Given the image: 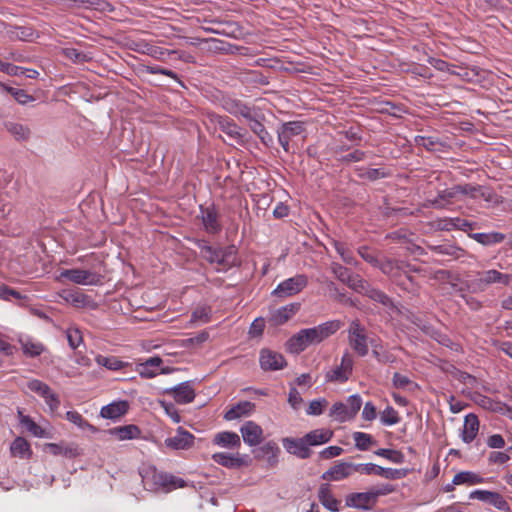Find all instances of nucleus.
<instances>
[{
	"mask_svg": "<svg viewBox=\"0 0 512 512\" xmlns=\"http://www.w3.org/2000/svg\"><path fill=\"white\" fill-rule=\"evenodd\" d=\"M10 452L13 457L20 459H29L33 454L30 443L20 436L16 437L12 441L10 445Z\"/></svg>",
	"mask_w": 512,
	"mask_h": 512,
	"instance_id": "c756f323",
	"label": "nucleus"
},
{
	"mask_svg": "<svg viewBox=\"0 0 512 512\" xmlns=\"http://www.w3.org/2000/svg\"><path fill=\"white\" fill-rule=\"evenodd\" d=\"M370 345L372 347V355L374 358L382 364L392 363L395 360V357L385 350L380 343H377L375 340L370 341Z\"/></svg>",
	"mask_w": 512,
	"mask_h": 512,
	"instance_id": "a19ab883",
	"label": "nucleus"
},
{
	"mask_svg": "<svg viewBox=\"0 0 512 512\" xmlns=\"http://www.w3.org/2000/svg\"><path fill=\"white\" fill-rule=\"evenodd\" d=\"M66 337L71 349H77L83 343V335L78 327L71 326L66 331Z\"/></svg>",
	"mask_w": 512,
	"mask_h": 512,
	"instance_id": "3c124183",
	"label": "nucleus"
},
{
	"mask_svg": "<svg viewBox=\"0 0 512 512\" xmlns=\"http://www.w3.org/2000/svg\"><path fill=\"white\" fill-rule=\"evenodd\" d=\"M144 71L146 73H149V74L164 75V76H167V77H169V78H171V79H173L175 81L180 82L178 75L174 71L166 69V68H163V67L158 66V65H154V66L145 65L144 66Z\"/></svg>",
	"mask_w": 512,
	"mask_h": 512,
	"instance_id": "e2e57ef3",
	"label": "nucleus"
},
{
	"mask_svg": "<svg viewBox=\"0 0 512 512\" xmlns=\"http://www.w3.org/2000/svg\"><path fill=\"white\" fill-rule=\"evenodd\" d=\"M304 131L303 123L299 121H290L283 123L278 129V141L282 148L288 152L289 143L295 136L300 135Z\"/></svg>",
	"mask_w": 512,
	"mask_h": 512,
	"instance_id": "f8f14e48",
	"label": "nucleus"
},
{
	"mask_svg": "<svg viewBox=\"0 0 512 512\" xmlns=\"http://www.w3.org/2000/svg\"><path fill=\"white\" fill-rule=\"evenodd\" d=\"M6 130L17 140V141H25L30 136V129L17 122L8 121L4 123Z\"/></svg>",
	"mask_w": 512,
	"mask_h": 512,
	"instance_id": "4c0bfd02",
	"label": "nucleus"
},
{
	"mask_svg": "<svg viewBox=\"0 0 512 512\" xmlns=\"http://www.w3.org/2000/svg\"><path fill=\"white\" fill-rule=\"evenodd\" d=\"M220 105L229 114L251 119L252 109L239 99L225 95L221 97Z\"/></svg>",
	"mask_w": 512,
	"mask_h": 512,
	"instance_id": "2eb2a0df",
	"label": "nucleus"
},
{
	"mask_svg": "<svg viewBox=\"0 0 512 512\" xmlns=\"http://www.w3.org/2000/svg\"><path fill=\"white\" fill-rule=\"evenodd\" d=\"M334 247H335V250L337 251V253L340 255V257L342 258V260L345 263L350 264V265L355 263V258L353 256L352 251L348 247H346V245L344 243L335 242Z\"/></svg>",
	"mask_w": 512,
	"mask_h": 512,
	"instance_id": "0e129e2a",
	"label": "nucleus"
},
{
	"mask_svg": "<svg viewBox=\"0 0 512 512\" xmlns=\"http://www.w3.org/2000/svg\"><path fill=\"white\" fill-rule=\"evenodd\" d=\"M212 459L219 465L226 468H238L243 465V460L237 455H231L225 452H218L212 455Z\"/></svg>",
	"mask_w": 512,
	"mask_h": 512,
	"instance_id": "f704fd0d",
	"label": "nucleus"
},
{
	"mask_svg": "<svg viewBox=\"0 0 512 512\" xmlns=\"http://www.w3.org/2000/svg\"><path fill=\"white\" fill-rule=\"evenodd\" d=\"M479 430V420L477 415L470 414L465 417L463 430H462V439L466 443H470L474 440Z\"/></svg>",
	"mask_w": 512,
	"mask_h": 512,
	"instance_id": "473e14b6",
	"label": "nucleus"
},
{
	"mask_svg": "<svg viewBox=\"0 0 512 512\" xmlns=\"http://www.w3.org/2000/svg\"><path fill=\"white\" fill-rule=\"evenodd\" d=\"M480 483V477L473 472L470 471H461L454 475L452 484L459 485V484H477Z\"/></svg>",
	"mask_w": 512,
	"mask_h": 512,
	"instance_id": "49530a36",
	"label": "nucleus"
},
{
	"mask_svg": "<svg viewBox=\"0 0 512 512\" xmlns=\"http://www.w3.org/2000/svg\"><path fill=\"white\" fill-rule=\"evenodd\" d=\"M343 326L340 320H329L312 328H305L292 335L286 342V350L300 354L310 345H317L334 335Z\"/></svg>",
	"mask_w": 512,
	"mask_h": 512,
	"instance_id": "f257e3e1",
	"label": "nucleus"
},
{
	"mask_svg": "<svg viewBox=\"0 0 512 512\" xmlns=\"http://www.w3.org/2000/svg\"><path fill=\"white\" fill-rule=\"evenodd\" d=\"M482 409L490 410L498 413L510 412V409L500 401H495L490 397L482 395Z\"/></svg>",
	"mask_w": 512,
	"mask_h": 512,
	"instance_id": "8fccbe9b",
	"label": "nucleus"
},
{
	"mask_svg": "<svg viewBox=\"0 0 512 512\" xmlns=\"http://www.w3.org/2000/svg\"><path fill=\"white\" fill-rule=\"evenodd\" d=\"M59 296L68 304L75 308L92 307L93 301L91 298L81 292L79 289H64L60 292Z\"/></svg>",
	"mask_w": 512,
	"mask_h": 512,
	"instance_id": "f3484780",
	"label": "nucleus"
},
{
	"mask_svg": "<svg viewBox=\"0 0 512 512\" xmlns=\"http://www.w3.org/2000/svg\"><path fill=\"white\" fill-rule=\"evenodd\" d=\"M142 479L146 484L151 483L153 489L161 488L166 492L186 486V483L182 478L166 472L158 471L156 468H148L144 470Z\"/></svg>",
	"mask_w": 512,
	"mask_h": 512,
	"instance_id": "f03ea898",
	"label": "nucleus"
},
{
	"mask_svg": "<svg viewBox=\"0 0 512 512\" xmlns=\"http://www.w3.org/2000/svg\"><path fill=\"white\" fill-rule=\"evenodd\" d=\"M333 435L334 433L331 429L320 428L310 431L305 434L304 437L309 446H318L328 443L332 439Z\"/></svg>",
	"mask_w": 512,
	"mask_h": 512,
	"instance_id": "c85d7f7f",
	"label": "nucleus"
},
{
	"mask_svg": "<svg viewBox=\"0 0 512 512\" xmlns=\"http://www.w3.org/2000/svg\"><path fill=\"white\" fill-rule=\"evenodd\" d=\"M66 419L76 425L77 427L89 430L91 432H96V427H94L92 424H90L86 419L83 418V416L77 412V411H68L66 412Z\"/></svg>",
	"mask_w": 512,
	"mask_h": 512,
	"instance_id": "79ce46f5",
	"label": "nucleus"
},
{
	"mask_svg": "<svg viewBox=\"0 0 512 512\" xmlns=\"http://www.w3.org/2000/svg\"><path fill=\"white\" fill-rule=\"evenodd\" d=\"M8 93L21 105H25L35 100V98L32 95L28 94L23 89H9Z\"/></svg>",
	"mask_w": 512,
	"mask_h": 512,
	"instance_id": "338daca9",
	"label": "nucleus"
},
{
	"mask_svg": "<svg viewBox=\"0 0 512 512\" xmlns=\"http://www.w3.org/2000/svg\"><path fill=\"white\" fill-rule=\"evenodd\" d=\"M308 284V278L304 274H297L277 285L272 294L277 297H290L300 293Z\"/></svg>",
	"mask_w": 512,
	"mask_h": 512,
	"instance_id": "0eeeda50",
	"label": "nucleus"
},
{
	"mask_svg": "<svg viewBox=\"0 0 512 512\" xmlns=\"http://www.w3.org/2000/svg\"><path fill=\"white\" fill-rule=\"evenodd\" d=\"M249 120L251 130L261 139L263 143L266 144L267 141H272L271 135L260 121L254 119L252 116Z\"/></svg>",
	"mask_w": 512,
	"mask_h": 512,
	"instance_id": "864d4df0",
	"label": "nucleus"
},
{
	"mask_svg": "<svg viewBox=\"0 0 512 512\" xmlns=\"http://www.w3.org/2000/svg\"><path fill=\"white\" fill-rule=\"evenodd\" d=\"M211 308L209 306H199L193 310L190 318L191 323H208L211 320Z\"/></svg>",
	"mask_w": 512,
	"mask_h": 512,
	"instance_id": "de8ad7c7",
	"label": "nucleus"
},
{
	"mask_svg": "<svg viewBox=\"0 0 512 512\" xmlns=\"http://www.w3.org/2000/svg\"><path fill=\"white\" fill-rule=\"evenodd\" d=\"M5 33L12 41H31L35 34L34 30L30 27H9Z\"/></svg>",
	"mask_w": 512,
	"mask_h": 512,
	"instance_id": "e433bc0d",
	"label": "nucleus"
},
{
	"mask_svg": "<svg viewBox=\"0 0 512 512\" xmlns=\"http://www.w3.org/2000/svg\"><path fill=\"white\" fill-rule=\"evenodd\" d=\"M243 441L249 446H256L262 442L263 430L253 421H247L240 428Z\"/></svg>",
	"mask_w": 512,
	"mask_h": 512,
	"instance_id": "412c9836",
	"label": "nucleus"
},
{
	"mask_svg": "<svg viewBox=\"0 0 512 512\" xmlns=\"http://www.w3.org/2000/svg\"><path fill=\"white\" fill-rule=\"evenodd\" d=\"M385 275L390 277L397 285L404 286L405 281L401 279V269H405V266L401 265V261L384 259L380 260L377 266Z\"/></svg>",
	"mask_w": 512,
	"mask_h": 512,
	"instance_id": "a211bd4d",
	"label": "nucleus"
},
{
	"mask_svg": "<svg viewBox=\"0 0 512 512\" xmlns=\"http://www.w3.org/2000/svg\"><path fill=\"white\" fill-rule=\"evenodd\" d=\"M23 353L30 357H37L43 353L45 347L40 342H34L31 340H27L22 343Z\"/></svg>",
	"mask_w": 512,
	"mask_h": 512,
	"instance_id": "603ef678",
	"label": "nucleus"
},
{
	"mask_svg": "<svg viewBox=\"0 0 512 512\" xmlns=\"http://www.w3.org/2000/svg\"><path fill=\"white\" fill-rule=\"evenodd\" d=\"M353 366V356L348 351H346L342 355L340 364L326 373V380L334 383H344L348 381L352 375Z\"/></svg>",
	"mask_w": 512,
	"mask_h": 512,
	"instance_id": "6e6552de",
	"label": "nucleus"
},
{
	"mask_svg": "<svg viewBox=\"0 0 512 512\" xmlns=\"http://www.w3.org/2000/svg\"><path fill=\"white\" fill-rule=\"evenodd\" d=\"M96 362L103 366V367H106L107 369L109 370H112V371H118V370H121L125 367V363L121 360H119L117 357L115 356H102V355H98L96 357Z\"/></svg>",
	"mask_w": 512,
	"mask_h": 512,
	"instance_id": "37998d69",
	"label": "nucleus"
},
{
	"mask_svg": "<svg viewBox=\"0 0 512 512\" xmlns=\"http://www.w3.org/2000/svg\"><path fill=\"white\" fill-rule=\"evenodd\" d=\"M45 449L55 456L63 455L65 457L73 458L80 454L77 446L74 445L64 447L56 443H47L45 444Z\"/></svg>",
	"mask_w": 512,
	"mask_h": 512,
	"instance_id": "ea45409f",
	"label": "nucleus"
},
{
	"mask_svg": "<svg viewBox=\"0 0 512 512\" xmlns=\"http://www.w3.org/2000/svg\"><path fill=\"white\" fill-rule=\"evenodd\" d=\"M362 406V398L358 394L347 398L346 403L335 402L329 411V417L333 420L344 423L355 418Z\"/></svg>",
	"mask_w": 512,
	"mask_h": 512,
	"instance_id": "20e7f679",
	"label": "nucleus"
},
{
	"mask_svg": "<svg viewBox=\"0 0 512 512\" xmlns=\"http://www.w3.org/2000/svg\"><path fill=\"white\" fill-rule=\"evenodd\" d=\"M213 444L223 448L238 449L241 446V440L237 433L223 431L215 434Z\"/></svg>",
	"mask_w": 512,
	"mask_h": 512,
	"instance_id": "a878e982",
	"label": "nucleus"
},
{
	"mask_svg": "<svg viewBox=\"0 0 512 512\" xmlns=\"http://www.w3.org/2000/svg\"><path fill=\"white\" fill-rule=\"evenodd\" d=\"M194 435L179 427L174 436L165 439L164 444L172 450H187L194 444Z\"/></svg>",
	"mask_w": 512,
	"mask_h": 512,
	"instance_id": "ddd939ff",
	"label": "nucleus"
},
{
	"mask_svg": "<svg viewBox=\"0 0 512 512\" xmlns=\"http://www.w3.org/2000/svg\"><path fill=\"white\" fill-rule=\"evenodd\" d=\"M299 308V303H291L283 306L272 314L271 321L274 325H283L298 312Z\"/></svg>",
	"mask_w": 512,
	"mask_h": 512,
	"instance_id": "7c9ffc66",
	"label": "nucleus"
},
{
	"mask_svg": "<svg viewBox=\"0 0 512 512\" xmlns=\"http://www.w3.org/2000/svg\"><path fill=\"white\" fill-rule=\"evenodd\" d=\"M75 1L86 8H91V9L98 10L101 12L113 10L111 4L105 0H75Z\"/></svg>",
	"mask_w": 512,
	"mask_h": 512,
	"instance_id": "5fc2aeb1",
	"label": "nucleus"
},
{
	"mask_svg": "<svg viewBox=\"0 0 512 512\" xmlns=\"http://www.w3.org/2000/svg\"><path fill=\"white\" fill-rule=\"evenodd\" d=\"M255 408V405L249 401H243L238 403L237 405L230 408L226 413L224 418L226 420H234L240 418L241 416L250 414Z\"/></svg>",
	"mask_w": 512,
	"mask_h": 512,
	"instance_id": "c9c22d12",
	"label": "nucleus"
},
{
	"mask_svg": "<svg viewBox=\"0 0 512 512\" xmlns=\"http://www.w3.org/2000/svg\"><path fill=\"white\" fill-rule=\"evenodd\" d=\"M129 403L126 400L112 402L103 406L100 410V416L105 419H117L128 412Z\"/></svg>",
	"mask_w": 512,
	"mask_h": 512,
	"instance_id": "393cba45",
	"label": "nucleus"
},
{
	"mask_svg": "<svg viewBox=\"0 0 512 512\" xmlns=\"http://www.w3.org/2000/svg\"><path fill=\"white\" fill-rule=\"evenodd\" d=\"M390 175L389 172L385 171L382 168H370L366 169L365 172L360 174L362 178L368 179L370 181H375L377 179L386 178Z\"/></svg>",
	"mask_w": 512,
	"mask_h": 512,
	"instance_id": "774afa93",
	"label": "nucleus"
},
{
	"mask_svg": "<svg viewBox=\"0 0 512 512\" xmlns=\"http://www.w3.org/2000/svg\"><path fill=\"white\" fill-rule=\"evenodd\" d=\"M200 218L205 231L209 234H217L221 231L222 225L219 221V214L214 205L200 207Z\"/></svg>",
	"mask_w": 512,
	"mask_h": 512,
	"instance_id": "4468645a",
	"label": "nucleus"
},
{
	"mask_svg": "<svg viewBox=\"0 0 512 512\" xmlns=\"http://www.w3.org/2000/svg\"><path fill=\"white\" fill-rule=\"evenodd\" d=\"M168 394L172 395L174 400L179 404H187L194 400L195 390L188 382L181 383L170 390Z\"/></svg>",
	"mask_w": 512,
	"mask_h": 512,
	"instance_id": "5701e85b",
	"label": "nucleus"
},
{
	"mask_svg": "<svg viewBox=\"0 0 512 512\" xmlns=\"http://www.w3.org/2000/svg\"><path fill=\"white\" fill-rule=\"evenodd\" d=\"M352 437L356 448L361 451L368 450L372 445L376 443L370 434L364 432H354Z\"/></svg>",
	"mask_w": 512,
	"mask_h": 512,
	"instance_id": "c03bdc74",
	"label": "nucleus"
},
{
	"mask_svg": "<svg viewBox=\"0 0 512 512\" xmlns=\"http://www.w3.org/2000/svg\"><path fill=\"white\" fill-rule=\"evenodd\" d=\"M375 454L396 464L402 463L404 459V456L400 451L393 449L380 448L375 451Z\"/></svg>",
	"mask_w": 512,
	"mask_h": 512,
	"instance_id": "bf43d9fd",
	"label": "nucleus"
},
{
	"mask_svg": "<svg viewBox=\"0 0 512 512\" xmlns=\"http://www.w3.org/2000/svg\"><path fill=\"white\" fill-rule=\"evenodd\" d=\"M18 419L20 424L33 436L38 438L47 437L45 429L39 426L30 416L24 415L20 410H18Z\"/></svg>",
	"mask_w": 512,
	"mask_h": 512,
	"instance_id": "72a5a7b5",
	"label": "nucleus"
},
{
	"mask_svg": "<svg viewBox=\"0 0 512 512\" xmlns=\"http://www.w3.org/2000/svg\"><path fill=\"white\" fill-rule=\"evenodd\" d=\"M318 499L320 503L329 511L338 512L340 501L333 495L331 485L323 483L318 489Z\"/></svg>",
	"mask_w": 512,
	"mask_h": 512,
	"instance_id": "4be33fe9",
	"label": "nucleus"
},
{
	"mask_svg": "<svg viewBox=\"0 0 512 512\" xmlns=\"http://www.w3.org/2000/svg\"><path fill=\"white\" fill-rule=\"evenodd\" d=\"M162 359L160 357H150L144 363L138 365L137 371L142 378L150 379L159 374Z\"/></svg>",
	"mask_w": 512,
	"mask_h": 512,
	"instance_id": "cd10ccee",
	"label": "nucleus"
},
{
	"mask_svg": "<svg viewBox=\"0 0 512 512\" xmlns=\"http://www.w3.org/2000/svg\"><path fill=\"white\" fill-rule=\"evenodd\" d=\"M380 421L386 426H392L400 422V416L397 410L392 406H387L380 413Z\"/></svg>",
	"mask_w": 512,
	"mask_h": 512,
	"instance_id": "09e8293b",
	"label": "nucleus"
},
{
	"mask_svg": "<svg viewBox=\"0 0 512 512\" xmlns=\"http://www.w3.org/2000/svg\"><path fill=\"white\" fill-rule=\"evenodd\" d=\"M482 507H494L499 512H510V507L504 496L498 492L482 490L481 493Z\"/></svg>",
	"mask_w": 512,
	"mask_h": 512,
	"instance_id": "6ab92c4d",
	"label": "nucleus"
},
{
	"mask_svg": "<svg viewBox=\"0 0 512 512\" xmlns=\"http://www.w3.org/2000/svg\"><path fill=\"white\" fill-rule=\"evenodd\" d=\"M143 53L156 60L163 61L166 55H170V50L151 44H144Z\"/></svg>",
	"mask_w": 512,
	"mask_h": 512,
	"instance_id": "052dcab7",
	"label": "nucleus"
},
{
	"mask_svg": "<svg viewBox=\"0 0 512 512\" xmlns=\"http://www.w3.org/2000/svg\"><path fill=\"white\" fill-rule=\"evenodd\" d=\"M60 276L78 285H98L101 283V276L89 270L66 269L61 272Z\"/></svg>",
	"mask_w": 512,
	"mask_h": 512,
	"instance_id": "9d476101",
	"label": "nucleus"
},
{
	"mask_svg": "<svg viewBox=\"0 0 512 512\" xmlns=\"http://www.w3.org/2000/svg\"><path fill=\"white\" fill-rule=\"evenodd\" d=\"M391 492H393L391 485H382L381 487L373 488L367 492L352 493L348 495L346 498V504L350 507L368 510L376 503L379 496L387 495Z\"/></svg>",
	"mask_w": 512,
	"mask_h": 512,
	"instance_id": "39448f33",
	"label": "nucleus"
},
{
	"mask_svg": "<svg viewBox=\"0 0 512 512\" xmlns=\"http://www.w3.org/2000/svg\"><path fill=\"white\" fill-rule=\"evenodd\" d=\"M347 339L350 348L359 356L364 357L369 352L370 341L366 328L360 323L358 319L350 322L347 329Z\"/></svg>",
	"mask_w": 512,
	"mask_h": 512,
	"instance_id": "423d86ee",
	"label": "nucleus"
},
{
	"mask_svg": "<svg viewBox=\"0 0 512 512\" xmlns=\"http://www.w3.org/2000/svg\"><path fill=\"white\" fill-rule=\"evenodd\" d=\"M282 443L288 453L301 459H307L312 454L309 444L305 440L304 436L301 438H284Z\"/></svg>",
	"mask_w": 512,
	"mask_h": 512,
	"instance_id": "dca6fc26",
	"label": "nucleus"
},
{
	"mask_svg": "<svg viewBox=\"0 0 512 512\" xmlns=\"http://www.w3.org/2000/svg\"><path fill=\"white\" fill-rule=\"evenodd\" d=\"M363 294L368 296L371 300L381 303L384 306L392 305L391 299L383 291L373 288L370 285L367 286Z\"/></svg>",
	"mask_w": 512,
	"mask_h": 512,
	"instance_id": "a18cd8bd",
	"label": "nucleus"
},
{
	"mask_svg": "<svg viewBox=\"0 0 512 512\" xmlns=\"http://www.w3.org/2000/svg\"><path fill=\"white\" fill-rule=\"evenodd\" d=\"M353 474L352 463L338 462L328 470H326L321 478L328 481H341L350 477Z\"/></svg>",
	"mask_w": 512,
	"mask_h": 512,
	"instance_id": "aec40b11",
	"label": "nucleus"
},
{
	"mask_svg": "<svg viewBox=\"0 0 512 512\" xmlns=\"http://www.w3.org/2000/svg\"><path fill=\"white\" fill-rule=\"evenodd\" d=\"M457 195L458 191L455 187L439 191L437 197L431 201V204L435 208H445L453 202Z\"/></svg>",
	"mask_w": 512,
	"mask_h": 512,
	"instance_id": "58836bf2",
	"label": "nucleus"
},
{
	"mask_svg": "<svg viewBox=\"0 0 512 512\" xmlns=\"http://www.w3.org/2000/svg\"><path fill=\"white\" fill-rule=\"evenodd\" d=\"M62 53L67 59H70L75 63L86 62L90 59V57H88L85 53L78 51L75 48H64Z\"/></svg>",
	"mask_w": 512,
	"mask_h": 512,
	"instance_id": "69168bd1",
	"label": "nucleus"
},
{
	"mask_svg": "<svg viewBox=\"0 0 512 512\" xmlns=\"http://www.w3.org/2000/svg\"><path fill=\"white\" fill-rule=\"evenodd\" d=\"M327 406L328 401L325 398L314 399L310 401L306 413L311 416H319L324 412Z\"/></svg>",
	"mask_w": 512,
	"mask_h": 512,
	"instance_id": "13d9d810",
	"label": "nucleus"
},
{
	"mask_svg": "<svg viewBox=\"0 0 512 512\" xmlns=\"http://www.w3.org/2000/svg\"><path fill=\"white\" fill-rule=\"evenodd\" d=\"M208 118L210 122L216 124L228 137L236 140L238 143L242 142L243 134L241 132V128L233 119L226 115H219L216 113L209 114Z\"/></svg>",
	"mask_w": 512,
	"mask_h": 512,
	"instance_id": "1a4fd4ad",
	"label": "nucleus"
},
{
	"mask_svg": "<svg viewBox=\"0 0 512 512\" xmlns=\"http://www.w3.org/2000/svg\"><path fill=\"white\" fill-rule=\"evenodd\" d=\"M354 291L363 294L369 285L360 275L352 273L347 281L344 283Z\"/></svg>",
	"mask_w": 512,
	"mask_h": 512,
	"instance_id": "6e6d98bb",
	"label": "nucleus"
},
{
	"mask_svg": "<svg viewBox=\"0 0 512 512\" xmlns=\"http://www.w3.org/2000/svg\"><path fill=\"white\" fill-rule=\"evenodd\" d=\"M511 449L512 447H509L505 451H490L486 455V464L488 471L492 473H498L500 467L510 460L508 451H510Z\"/></svg>",
	"mask_w": 512,
	"mask_h": 512,
	"instance_id": "b1692460",
	"label": "nucleus"
},
{
	"mask_svg": "<svg viewBox=\"0 0 512 512\" xmlns=\"http://www.w3.org/2000/svg\"><path fill=\"white\" fill-rule=\"evenodd\" d=\"M259 363L264 371L281 370L287 365L282 354L269 349H262L260 351Z\"/></svg>",
	"mask_w": 512,
	"mask_h": 512,
	"instance_id": "9b49d317",
	"label": "nucleus"
},
{
	"mask_svg": "<svg viewBox=\"0 0 512 512\" xmlns=\"http://www.w3.org/2000/svg\"><path fill=\"white\" fill-rule=\"evenodd\" d=\"M107 433L120 441H124L137 439L140 436L141 431L138 426L129 424L111 428L107 431Z\"/></svg>",
	"mask_w": 512,
	"mask_h": 512,
	"instance_id": "bb28decb",
	"label": "nucleus"
},
{
	"mask_svg": "<svg viewBox=\"0 0 512 512\" xmlns=\"http://www.w3.org/2000/svg\"><path fill=\"white\" fill-rule=\"evenodd\" d=\"M27 388L31 391L44 398L48 394L50 387L38 379H31L27 382Z\"/></svg>",
	"mask_w": 512,
	"mask_h": 512,
	"instance_id": "680f3d73",
	"label": "nucleus"
},
{
	"mask_svg": "<svg viewBox=\"0 0 512 512\" xmlns=\"http://www.w3.org/2000/svg\"><path fill=\"white\" fill-rule=\"evenodd\" d=\"M198 248L202 258L207 260L210 264H216L221 267L230 265L233 262L236 254V249L234 246L214 248L206 241L198 242Z\"/></svg>",
	"mask_w": 512,
	"mask_h": 512,
	"instance_id": "7ed1b4c3",
	"label": "nucleus"
},
{
	"mask_svg": "<svg viewBox=\"0 0 512 512\" xmlns=\"http://www.w3.org/2000/svg\"><path fill=\"white\" fill-rule=\"evenodd\" d=\"M482 281H485L487 283L499 282L507 285L510 282V275L502 274L496 270H489L485 272V274L482 276Z\"/></svg>",
	"mask_w": 512,
	"mask_h": 512,
	"instance_id": "4d7b16f0",
	"label": "nucleus"
},
{
	"mask_svg": "<svg viewBox=\"0 0 512 512\" xmlns=\"http://www.w3.org/2000/svg\"><path fill=\"white\" fill-rule=\"evenodd\" d=\"M482 209H496L498 211H504L505 206L501 196L495 194L489 188L482 187Z\"/></svg>",
	"mask_w": 512,
	"mask_h": 512,
	"instance_id": "2f4dec72",
	"label": "nucleus"
}]
</instances>
